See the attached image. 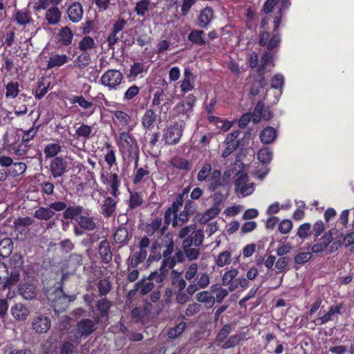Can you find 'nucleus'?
Returning a JSON list of instances; mask_svg holds the SVG:
<instances>
[{
    "instance_id": "16",
    "label": "nucleus",
    "mask_w": 354,
    "mask_h": 354,
    "mask_svg": "<svg viewBox=\"0 0 354 354\" xmlns=\"http://www.w3.org/2000/svg\"><path fill=\"white\" fill-rule=\"evenodd\" d=\"M162 225V219L160 216H158L151 220V222L147 223L144 226V231L148 236H152L156 232H158L160 235L165 234L167 229L166 225Z\"/></svg>"
},
{
    "instance_id": "57",
    "label": "nucleus",
    "mask_w": 354,
    "mask_h": 354,
    "mask_svg": "<svg viewBox=\"0 0 354 354\" xmlns=\"http://www.w3.org/2000/svg\"><path fill=\"white\" fill-rule=\"evenodd\" d=\"M113 119L117 120L122 127H126L129 124L131 118L127 113L116 110L113 112Z\"/></svg>"
},
{
    "instance_id": "53",
    "label": "nucleus",
    "mask_w": 354,
    "mask_h": 354,
    "mask_svg": "<svg viewBox=\"0 0 354 354\" xmlns=\"http://www.w3.org/2000/svg\"><path fill=\"white\" fill-rule=\"evenodd\" d=\"M170 163L173 167L180 170L187 171L191 168L190 162L182 157H175L172 158Z\"/></svg>"
},
{
    "instance_id": "1",
    "label": "nucleus",
    "mask_w": 354,
    "mask_h": 354,
    "mask_svg": "<svg viewBox=\"0 0 354 354\" xmlns=\"http://www.w3.org/2000/svg\"><path fill=\"white\" fill-rule=\"evenodd\" d=\"M280 24L281 17H275L272 32L265 30L260 32L258 42L259 46L267 50H278L281 42V35L279 32Z\"/></svg>"
},
{
    "instance_id": "10",
    "label": "nucleus",
    "mask_w": 354,
    "mask_h": 354,
    "mask_svg": "<svg viewBox=\"0 0 354 354\" xmlns=\"http://www.w3.org/2000/svg\"><path fill=\"white\" fill-rule=\"evenodd\" d=\"M49 170L54 178L62 177L67 171V162L62 157H55L51 160Z\"/></svg>"
},
{
    "instance_id": "14",
    "label": "nucleus",
    "mask_w": 354,
    "mask_h": 354,
    "mask_svg": "<svg viewBox=\"0 0 354 354\" xmlns=\"http://www.w3.org/2000/svg\"><path fill=\"white\" fill-rule=\"evenodd\" d=\"M214 19V11L212 7L203 8L196 19V24L201 28L207 29Z\"/></svg>"
},
{
    "instance_id": "13",
    "label": "nucleus",
    "mask_w": 354,
    "mask_h": 354,
    "mask_svg": "<svg viewBox=\"0 0 354 354\" xmlns=\"http://www.w3.org/2000/svg\"><path fill=\"white\" fill-rule=\"evenodd\" d=\"M118 198L106 196L100 205V213L104 218H111L115 215Z\"/></svg>"
},
{
    "instance_id": "50",
    "label": "nucleus",
    "mask_w": 354,
    "mask_h": 354,
    "mask_svg": "<svg viewBox=\"0 0 354 354\" xmlns=\"http://www.w3.org/2000/svg\"><path fill=\"white\" fill-rule=\"evenodd\" d=\"M106 180L110 183V187H111L110 194L114 198H118V196L120 194L119 186L120 184V181L119 180L118 174L115 173L111 174L109 176V178H107Z\"/></svg>"
},
{
    "instance_id": "30",
    "label": "nucleus",
    "mask_w": 354,
    "mask_h": 354,
    "mask_svg": "<svg viewBox=\"0 0 354 354\" xmlns=\"http://www.w3.org/2000/svg\"><path fill=\"white\" fill-rule=\"evenodd\" d=\"M62 12L57 6H53L47 9L45 19L49 25H57L61 20Z\"/></svg>"
},
{
    "instance_id": "40",
    "label": "nucleus",
    "mask_w": 354,
    "mask_h": 354,
    "mask_svg": "<svg viewBox=\"0 0 354 354\" xmlns=\"http://www.w3.org/2000/svg\"><path fill=\"white\" fill-rule=\"evenodd\" d=\"M181 274V272L176 270H172L171 272V285L175 289H178V290H183L187 285L186 279L180 277Z\"/></svg>"
},
{
    "instance_id": "44",
    "label": "nucleus",
    "mask_w": 354,
    "mask_h": 354,
    "mask_svg": "<svg viewBox=\"0 0 354 354\" xmlns=\"http://www.w3.org/2000/svg\"><path fill=\"white\" fill-rule=\"evenodd\" d=\"M147 256V251L139 249V251L136 252L132 257L128 259L129 266L133 268H136L139 263L145 261Z\"/></svg>"
},
{
    "instance_id": "36",
    "label": "nucleus",
    "mask_w": 354,
    "mask_h": 354,
    "mask_svg": "<svg viewBox=\"0 0 354 354\" xmlns=\"http://www.w3.org/2000/svg\"><path fill=\"white\" fill-rule=\"evenodd\" d=\"M85 209L81 205L66 206L65 211L63 212L64 219H77L82 214H84Z\"/></svg>"
},
{
    "instance_id": "28",
    "label": "nucleus",
    "mask_w": 354,
    "mask_h": 354,
    "mask_svg": "<svg viewBox=\"0 0 354 354\" xmlns=\"http://www.w3.org/2000/svg\"><path fill=\"white\" fill-rule=\"evenodd\" d=\"M15 19L20 26H26L33 22L31 12L28 9L16 10L15 11Z\"/></svg>"
},
{
    "instance_id": "31",
    "label": "nucleus",
    "mask_w": 354,
    "mask_h": 354,
    "mask_svg": "<svg viewBox=\"0 0 354 354\" xmlns=\"http://www.w3.org/2000/svg\"><path fill=\"white\" fill-rule=\"evenodd\" d=\"M157 114L152 109H147L142 117V126L145 130L151 129L156 120Z\"/></svg>"
},
{
    "instance_id": "46",
    "label": "nucleus",
    "mask_w": 354,
    "mask_h": 354,
    "mask_svg": "<svg viewBox=\"0 0 354 354\" xmlns=\"http://www.w3.org/2000/svg\"><path fill=\"white\" fill-rule=\"evenodd\" d=\"M62 147L59 143L52 142L46 145L44 153L46 158H54L61 152Z\"/></svg>"
},
{
    "instance_id": "20",
    "label": "nucleus",
    "mask_w": 354,
    "mask_h": 354,
    "mask_svg": "<svg viewBox=\"0 0 354 354\" xmlns=\"http://www.w3.org/2000/svg\"><path fill=\"white\" fill-rule=\"evenodd\" d=\"M83 7L82 5L78 2H73L67 8L66 15L71 21L73 23H78L83 18Z\"/></svg>"
},
{
    "instance_id": "27",
    "label": "nucleus",
    "mask_w": 354,
    "mask_h": 354,
    "mask_svg": "<svg viewBox=\"0 0 354 354\" xmlns=\"http://www.w3.org/2000/svg\"><path fill=\"white\" fill-rule=\"evenodd\" d=\"M77 221L81 228L86 230H93L96 227V223L93 216L85 210L84 214L77 218Z\"/></svg>"
},
{
    "instance_id": "25",
    "label": "nucleus",
    "mask_w": 354,
    "mask_h": 354,
    "mask_svg": "<svg viewBox=\"0 0 354 354\" xmlns=\"http://www.w3.org/2000/svg\"><path fill=\"white\" fill-rule=\"evenodd\" d=\"M11 313L18 321H24L27 319L30 310L28 308L21 303H17L11 308Z\"/></svg>"
},
{
    "instance_id": "29",
    "label": "nucleus",
    "mask_w": 354,
    "mask_h": 354,
    "mask_svg": "<svg viewBox=\"0 0 354 354\" xmlns=\"http://www.w3.org/2000/svg\"><path fill=\"white\" fill-rule=\"evenodd\" d=\"M55 294V298L50 299L52 301L51 306L57 311L62 310L66 306V301L68 296L61 289L56 290Z\"/></svg>"
},
{
    "instance_id": "39",
    "label": "nucleus",
    "mask_w": 354,
    "mask_h": 354,
    "mask_svg": "<svg viewBox=\"0 0 354 354\" xmlns=\"http://www.w3.org/2000/svg\"><path fill=\"white\" fill-rule=\"evenodd\" d=\"M69 101L71 104L77 103L80 106L84 109H91V112L88 113V115H91L93 113L95 108L94 104L92 102H90L83 96V95H73L72 97H70Z\"/></svg>"
},
{
    "instance_id": "51",
    "label": "nucleus",
    "mask_w": 354,
    "mask_h": 354,
    "mask_svg": "<svg viewBox=\"0 0 354 354\" xmlns=\"http://www.w3.org/2000/svg\"><path fill=\"white\" fill-rule=\"evenodd\" d=\"M39 125L34 124L28 130L20 129L23 132V135L21 136V141L23 142L29 144V142L32 140L37 136V133L39 131Z\"/></svg>"
},
{
    "instance_id": "42",
    "label": "nucleus",
    "mask_w": 354,
    "mask_h": 354,
    "mask_svg": "<svg viewBox=\"0 0 354 354\" xmlns=\"http://www.w3.org/2000/svg\"><path fill=\"white\" fill-rule=\"evenodd\" d=\"M260 140L264 144H270L277 138V131L272 127H267L260 133Z\"/></svg>"
},
{
    "instance_id": "64",
    "label": "nucleus",
    "mask_w": 354,
    "mask_h": 354,
    "mask_svg": "<svg viewBox=\"0 0 354 354\" xmlns=\"http://www.w3.org/2000/svg\"><path fill=\"white\" fill-rule=\"evenodd\" d=\"M12 250V242L10 239L0 242V256L3 258L8 257Z\"/></svg>"
},
{
    "instance_id": "6",
    "label": "nucleus",
    "mask_w": 354,
    "mask_h": 354,
    "mask_svg": "<svg viewBox=\"0 0 354 354\" xmlns=\"http://www.w3.org/2000/svg\"><path fill=\"white\" fill-rule=\"evenodd\" d=\"M124 79L123 74L119 70L109 69L101 77L100 83L109 88L115 89Z\"/></svg>"
},
{
    "instance_id": "58",
    "label": "nucleus",
    "mask_w": 354,
    "mask_h": 354,
    "mask_svg": "<svg viewBox=\"0 0 354 354\" xmlns=\"http://www.w3.org/2000/svg\"><path fill=\"white\" fill-rule=\"evenodd\" d=\"M150 0H140L135 6L134 12L138 16L145 17L149 11Z\"/></svg>"
},
{
    "instance_id": "18",
    "label": "nucleus",
    "mask_w": 354,
    "mask_h": 354,
    "mask_svg": "<svg viewBox=\"0 0 354 354\" xmlns=\"http://www.w3.org/2000/svg\"><path fill=\"white\" fill-rule=\"evenodd\" d=\"M204 233L202 230H194L192 233L183 239L182 243V247L188 248V247H199L203 242Z\"/></svg>"
},
{
    "instance_id": "9",
    "label": "nucleus",
    "mask_w": 354,
    "mask_h": 354,
    "mask_svg": "<svg viewBox=\"0 0 354 354\" xmlns=\"http://www.w3.org/2000/svg\"><path fill=\"white\" fill-rule=\"evenodd\" d=\"M223 180L221 178V170L214 169L212 171L210 176L206 181V188L209 192H221L217 191L218 189H222L225 191V188L223 184Z\"/></svg>"
},
{
    "instance_id": "38",
    "label": "nucleus",
    "mask_w": 354,
    "mask_h": 354,
    "mask_svg": "<svg viewBox=\"0 0 354 354\" xmlns=\"http://www.w3.org/2000/svg\"><path fill=\"white\" fill-rule=\"evenodd\" d=\"M144 203L143 194L138 192H131L128 201V208L130 210L140 207Z\"/></svg>"
},
{
    "instance_id": "60",
    "label": "nucleus",
    "mask_w": 354,
    "mask_h": 354,
    "mask_svg": "<svg viewBox=\"0 0 354 354\" xmlns=\"http://www.w3.org/2000/svg\"><path fill=\"white\" fill-rule=\"evenodd\" d=\"M165 225L167 227L171 223L174 227L179 225L178 214L171 212L170 209L167 208L164 214Z\"/></svg>"
},
{
    "instance_id": "48",
    "label": "nucleus",
    "mask_w": 354,
    "mask_h": 354,
    "mask_svg": "<svg viewBox=\"0 0 354 354\" xmlns=\"http://www.w3.org/2000/svg\"><path fill=\"white\" fill-rule=\"evenodd\" d=\"M130 238L129 230L125 227H119L113 234V239L116 243L124 244Z\"/></svg>"
},
{
    "instance_id": "21",
    "label": "nucleus",
    "mask_w": 354,
    "mask_h": 354,
    "mask_svg": "<svg viewBox=\"0 0 354 354\" xmlns=\"http://www.w3.org/2000/svg\"><path fill=\"white\" fill-rule=\"evenodd\" d=\"M74 32L68 26H64L59 29L56 35L57 42L62 46H68L73 42Z\"/></svg>"
},
{
    "instance_id": "37",
    "label": "nucleus",
    "mask_w": 354,
    "mask_h": 354,
    "mask_svg": "<svg viewBox=\"0 0 354 354\" xmlns=\"http://www.w3.org/2000/svg\"><path fill=\"white\" fill-rule=\"evenodd\" d=\"M19 294L26 299H32L37 295L35 286L32 283H24L19 286Z\"/></svg>"
},
{
    "instance_id": "34",
    "label": "nucleus",
    "mask_w": 354,
    "mask_h": 354,
    "mask_svg": "<svg viewBox=\"0 0 354 354\" xmlns=\"http://www.w3.org/2000/svg\"><path fill=\"white\" fill-rule=\"evenodd\" d=\"M68 61V57L65 54H55L50 56L47 62V68L60 67Z\"/></svg>"
},
{
    "instance_id": "61",
    "label": "nucleus",
    "mask_w": 354,
    "mask_h": 354,
    "mask_svg": "<svg viewBox=\"0 0 354 354\" xmlns=\"http://www.w3.org/2000/svg\"><path fill=\"white\" fill-rule=\"evenodd\" d=\"M3 354H33L30 348H18L13 344H7Z\"/></svg>"
},
{
    "instance_id": "15",
    "label": "nucleus",
    "mask_w": 354,
    "mask_h": 354,
    "mask_svg": "<svg viewBox=\"0 0 354 354\" xmlns=\"http://www.w3.org/2000/svg\"><path fill=\"white\" fill-rule=\"evenodd\" d=\"M51 326V322L48 317L39 314L35 316L32 323V329L38 334L47 333Z\"/></svg>"
},
{
    "instance_id": "49",
    "label": "nucleus",
    "mask_w": 354,
    "mask_h": 354,
    "mask_svg": "<svg viewBox=\"0 0 354 354\" xmlns=\"http://www.w3.org/2000/svg\"><path fill=\"white\" fill-rule=\"evenodd\" d=\"M27 165L23 162H13L10 168L8 169L10 176L12 178H17L25 173Z\"/></svg>"
},
{
    "instance_id": "33",
    "label": "nucleus",
    "mask_w": 354,
    "mask_h": 354,
    "mask_svg": "<svg viewBox=\"0 0 354 354\" xmlns=\"http://www.w3.org/2000/svg\"><path fill=\"white\" fill-rule=\"evenodd\" d=\"M96 133V130L94 129L93 126H91L84 123L80 124V127L75 130V136L77 138H83L88 139L93 137Z\"/></svg>"
},
{
    "instance_id": "52",
    "label": "nucleus",
    "mask_w": 354,
    "mask_h": 354,
    "mask_svg": "<svg viewBox=\"0 0 354 354\" xmlns=\"http://www.w3.org/2000/svg\"><path fill=\"white\" fill-rule=\"evenodd\" d=\"M150 172L149 170L147 168L140 167L137 169L133 175V183L134 185H138L142 181H146L149 178Z\"/></svg>"
},
{
    "instance_id": "12",
    "label": "nucleus",
    "mask_w": 354,
    "mask_h": 354,
    "mask_svg": "<svg viewBox=\"0 0 354 354\" xmlns=\"http://www.w3.org/2000/svg\"><path fill=\"white\" fill-rule=\"evenodd\" d=\"M95 306L97 310L98 311V315L94 317L95 322L101 323L104 318L107 321L111 308L113 306L112 302L104 297L99 299Z\"/></svg>"
},
{
    "instance_id": "11",
    "label": "nucleus",
    "mask_w": 354,
    "mask_h": 354,
    "mask_svg": "<svg viewBox=\"0 0 354 354\" xmlns=\"http://www.w3.org/2000/svg\"><path fill=\"white\" fill-rule=\"evenodd\" d=\"M149 66L145 63L140 62H135L131 65L129 70L126 73V77L129 82H134L138 77H142L143 74L147 73Z\"/></svg>"
},
{
    "instance_id": "32",
    "label": "nucleus",
    "mask_w": 354,
    "mask_h": 354,
    "mask_svg": "<svg viewBox=\"0 0 354 354\" xmlns=\"http://www.w3.org/2000/svg\"><path fill=\"white\" fill-rule=\"evenodd\" d=\"M194 77L189 69L184 71V78L180 84V90L183 93L192 91L194 88Z\"/></svg>"
},
{
    "instance_id": "5",
    "label": "nucleus",
    "mask_w": 354,
    "mask_h": 354,
    "mask_svg": "<svg viewBox=\"0 0 354 354\" xmlns=\"http://www.w3.org/2000/svg\"><path fill=\"white\" fill-rule=\"evenodd\" d=\"M165 240L163 241L164 246L165 249L162 251V254L158 252L156 254V250L157 249L156 243H153L151 248V254L149 255L148 261H159L162 256L164 257V259H167V258H171V254L174 252V242L172 239L171 234L170 233H167L165 236Z\"/></svg>"
},
{
    "instance_id": "55",
    "label": "nucleus",
    "mask_w": 354,
    "mask_h": 354,
    "mask_svg": "<svg viewBox=\"0 0 354 354\" xmlns=\"http://www.w3.org/2000/svg\"><path fill=\"white\" fill-rule=\"evenodd\" d=\"M266 85V80L264 76L261 75L258 77L252 84L251 85L250 93L252 96H257L260 93L261 90Z\"/></svg>"
},
{
    "instance_id": "35",
    "label": "nucleus",
    "mask_w": 354,
    "mask_h": 354,
    "mask_svg": "<svg viewBox=\"0 0 354 354\" xmlns=\"http://www.w3.org/2000/svg\"><path fill=\"white\" fill-rule=\"evenodd\" d=\"M169 273L168 267L162 266V262L158 270H155L149 275L148 279L149 281H155L158 283L163 282L167 278Z\"/></svg>"
},
{
    "instance_id": "41",
    "label": "nucleus",
    "mask_w": 354,
    "mask_h": 354,
    "mask_svg": "<svg viewBox=\"0 0 354 354\" xmlns=\"http://www.w3.org/2000/svg\"><path fill=\"white\" fill-rule=\"evenodd\" d=\"M205 35V32L202 30H192L188 35V40L190 41L192 44L202 46H205L207 42L203 38V35Z\"/></svg>"
},
{
    "instance_id": "54",
    "label": "nucleus",
    "mask_w": 354,
    "mask_h": 354,
    "mask_svg": "<svg viewBox=\"0 0 354 354\" xmlns=\"http://www.w3.org/2000/svg\"><path fill=\"white\" fill-rule=\"evenodd\" d=\"M96 47V44L93 37L91 36H84L78 44V48L82 53L87 52Z\"/></svg>"
},
{
    "instance_id": "2",
    "label": "nucleus",
    "mask_w": 354,
    "mask_h": 354,
    "mask_svg": "<svg viewBox=\"0 0 354 354\" xmlns=\"http://www.w3.org/2000/svg\"><path fill=\"white\" fill-rule=\"evenodd\" d=\"M118 145L120 152L128 159H133L135 156L140 154L138 142L129 132L120 133Z\"/></svg>"
},
{
    "instance_id": "22",
    "label": "nucleus",
    "mask_w": 354,
    "mask_h": 354,
    "mask_svg": "<svg viewBox=\"0 0 354 354\" xmlns=\"http://www.w3.org/2000/svg\"><path fill=\"white\" fill-rule=\"evenodd\" d=\"M98 253L102 263L108 264L112 261L113 254L110 243L106 239H103L100 243Z\"/></svg>"
},
{
    "instance_id": "3",
    "label": "nucleus",
    "mask_w": 354,
    "mask_h": 354,
    "mask_svg": "<svg viewBox=\"0 0 354 354\" xmlns=\"http://www.w3.org/2000/svg\"><path fill=\"white\" fill-rule=\"evenodd\" d=\"M197 97L194 94H189L178 102L173 108L174 116L181 119L182 122L187 120L194 113Z\"/></svg>"
},
{
    "instance_id": "45",
    "label": "nucleus",
    "mask_w": 354,
    "mask_h": 354,
    "mask_svg": "<svg viewBox=\"0 0 354 354\" xmlns=\"http://www.w3.org/2000/svg\"><path fill=\"white\" fill-rule=\"evenodd\" d=\"M55 213L51 210L50 207H39L33 214V216L39 220L48 221L51 219Z\"/></svg>"
},
{
    "instance_id": "23",
    "label": "nucleus",
    "mask_w": 354,
    "mask_h": 354,
    "mask_svg": "<svg viewBox=\"0 0 354 354\" xmlns=\"http://www.w3.org/2000/svg\"><path fill=\"white\" fill-rule=\"evenodd\" d=\"M82 265H83L82 255L73 253L70 254L65 263V269L66 270V272L73 274Z\"/></svg>"
},
{
    "instance_id": "43",
    "label": "nucleus",
    "mask_w": 354,
    "mask_h": 354,
    "mask_svg": "<svg viewBox=\"0 0 354 354\" xmlns=\"http://www.w3.org/2000/svg\"><path fill=\"white\" fill-rule=\"evenodd\" d=\"M91 61V58L89 53H82L73 61V67L83 69L89 65Z\"/></svg>"
},
{
    "instance_id": "24",
    "label": "nucleus",
    "mask_w": 354,
    "mask_h": 354,
    "mask_svg": "<svg viewBox=\"0 0 354 354\" xmlns=\"http://www.w3.org/2000/svg\"><path fill=\"white\" fill-rule=\"evenodd\" d=\"M196 211V204L191 200H187L185 202L184 209L178 214V221L180 222L179 225L189 221V216L193 215Z\"/></svg>"
},
{
    "instance_id": "62",
    "label": "nucleus",
    "mask_w": 354,
    "mask_h": 354,
    "mask_svg": "<svg viewBox=\"0 0 354 354\" xmlns=\"http://www.w3.org/2000/svg\"><path fill=\"white\" fill-rule=\"evenodd\" d=\"M99 295L101 297L106 296L111 290L112 286L108 279H100L97 284Z\"/></svg>"
},
{
    "instance_id": "19",
    "label": "nucleus",
    "mask_w": 354,
    "mask_h": 354,
    "mask_svg": "<svg viewBox=\"0 0 354 354\" xmlns=\"http://www.w3.org/2000/svg\"><path fill=\"white\" fill-rule=\"evenodd\" d=\"M320 242L313 244L311 247V252L316 254H322L333 241V230L325 232L320 238Z\"/></svg>"
},
{
    "instance_id": "7",
    "label": "nucleus",
    "mask_w": 354,
    "mask_h": 354,
    "mask_svg": "<svg viewBox=\"0 0 354 354\" xmlns=\"http://www.w3.org/2000/svg\"><path fill=\"white\" fill-rule=\"evenodd\" d=\"M249 177L246 173H240L236 179L235 192L241 194L243 196H247L252 194L254 190V183H248Z\"/></svg>"
},
{
    "instance_id": "63",
    "label": "nucleus",
    "mask_w": 354,
    "mask_h": 354,
    "mask_svg": "<svg viewBox=\"0 0 354 354\" xmlns=\"http://www.w3.org/2000/svg\"><path fill=\"white\" fill-rule=\"evenodd\" d=\"M257 157L259 160L263 165H268L270 162L272 158V153L268 147L261 149L258 153Z\"/></svg>"
},
{
    "instance_id": "4",
    "label": "nucleus",
    "mask_w": 354,
    "mask_h": 354,
    "mask_svg": "<svg viewBox=\"0 0 354 354\" xmlns=\"http://www.w3.org/2000/svg\"><path fill=\"white\" fill-rule=\"evenodd\" d=\"M185 124L174 122L167 126L163 131L162 140L166 145H176L180 141L185 129Z\"/></svg>"
},
{
    "instance_id": "59",
    "label": "nucleus",
    "mask_w": 354,
    "mask_h": 354,
    "mask_svg": "<svg viewBox=\"0 0 354 354\" xmlns=\"http://www.w3.org/2000/svg\"><path fill=\"white\" fill-rule=\"evenodd\" d=\"M19 84L17 82H9L6 86V97L7 98H15L19 95Z\"/></svg>"
},
{
    "instance_id": "17",
    "label": "nucleus",
    "mask_w": 354,
    "mask_h": 354,
    "mask_svg": "<svg viewBox=\"0 0 354 354\" xmlns=\"http://www.w3.org/2000/svg\"><path fill=\"white\" fill-rule=\"evenodd\" d=\"M98 324L95 322V317L93 320L88 318L82 319L77 324L76 334L80 335V337H87L95 331V325Z\"/></svg>"
},
{
    "instance_id": "47",
    "label": "nucleus",
    "mask_w": 354,
    "mask_h": 354,
    "mask_svg": "<svg viewBox=\"0 0 354 354\" xmlns=\"http://www.w3.org/2000/svg\"><path fill=\"white\" fill-rule=\"evenodd\" d=\"M19 140V136L16 133H6L3 137V145L9 150L15 149V145Z\"/></svg>"
},
{
    "instance_id": "8",
    "label": "nucleus",
    "mask_w": 354,
    "mask_h": 354,
    "mask_svg": "<svg viewBox=\"0 0 354 354\" xmlns=\"http://www.w3.org/2000/svg\"><path fill=\"white\" fill-rule=\"evenodd\" d=\"M225 198L226 197L223 195L221 192H216L214 194L213 201L214 205L213 207L208 209L203 215L202 220L204 222H208L218 216L221 212L219 205Z\"/></svg>"
},
{
    "instance_id": "26",
    "label": "nucleus",
    "mask_w": 354,
    "mask_h": 354,
    "mask_svg": "<svg viewBox=\"0 0 354 354\" xmlns=\"http://www.w3.org/2000/svg\"><path fill=\"white\" fill-rule=\"evenodd\" d=\"M185 251L178 250L173 257L162 260V266L173 269L177 263H183L185 261Z\"/></svg>"
},
{
    "instance_id": "56",
    "label": "nucleus",
    "mask_w": 354,
    "mask_h": 354,
    "mask_svg": "<svg viewBox=\"0 0 354 354\" xmlns=\"http://www.w3.org/2000/svg\"><path fill=\"white\" fill-rule=\"evenodd\" d=\"M212 172V165L209 162L205 163L197 174V180L198 182L207 181L208 178L210 176Z\"/></svg>"
}]
</instances>
